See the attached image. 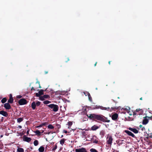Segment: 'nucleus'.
<instances>
[{
    "label": "nucleus",
    "mask_w": 152,
    "mask_h": 152,
    "mask_svg": "<svg viewBox=\"0 0 152 152\" xmlns=\"http://www.w3.org/2000/svg\"><path fill=\"white\" fill-rule=\"evenodd\" d=\"M142 126L141 125H140V126H139V127L140 128H141L142 127Z\"/></svg>",
    "instance_id": "51"
},
{
    "label": "nucleus",
    "mask_w": 152,
    "mask_h": 152,
    "mask_svg": "<svg viewBox=\"0 0 152 152\" xmlns=\"http://www.w3.org/2000/svg\"><path fill=\"white\" fill-rule=\"evenodd\" d=\"M97 63V62H96L95 63V64H94V66H96V64Z\"/></svg>",
    "instance_id": "53"
},
{
    "label": "nucleus",
    "mask_w": 152,
    "mask_h": 152,
    "mask_svg": "<svg viewBox=\"0 0 152 152\" xmlns=\"http://www.w3.org/2000/svg\"><path fill=\"white\" fill-rule=\"evenodd\" d=\"M111 109L112 110H114L115 109H118V107H111Z\"/></svg>",
    "instance_id": "38"
},
{
    "label": "nucleus",
    "mask_w": 152,
    "mask_h": 152,
    "mask_svg": "<svg viewBox=\"0 0 152 152\" xmlns=\"http://www.w3.org/2000/svg\"><path fill=\"white\" fill-rule=\"evenodd\" d=\"M35 133L38 136H40L41 135L40 132L38 130H37L35 131Z\"/></svg>",
    "instance_id": "24"
},
{
    "label": "nucleus",
    "mask_w": 152,
    "mask_h": 152,
    "mask_svg": "<svg viewBox=\"0 0 152 152\" xmlns=\"http://www.w3.org/2000/svg\"><path fill=\"white\" fill-rule=\"evenodd\" d=\"M118 117V115L116 113H115L111 116V118L113 120L116 121Z\"/></svg>",
    "instance_id": "8"
},
{
    "label": "nucleus",
    "mask_w": 152,
    "mask_h": 152,
    "mask_svg": "<svg viewBox=\"0 0 152 152\" xmlns=\"http://www.w3.org/2000/svg\"><path fill=\"white\" fill-rule=\"evenodd\" d=\"M57 148V145H55L54 146V147L52 149V151H55Z\"/></svg>",
    "instance_id": "35"
},
{
    "label": "nucleus",
    "mask_w": 152,
    "mask_h": 152,
    "mask_svg": "<svg viewBox=\"0 0 152 152\" xmlns=\"http://www.w3.org/2000/svg\"><path fill=\"white\" fill-rule=\"evenodd\" d=\"M17 151L18 152H24V149L22 148H19L17 149Z\"/></svg>",
    "instance_id": "23"
},
{
    "label": "nucleus",
    "mask_w": 152,
    "mask_h": 152,
    "mask_svg": "<svg viewBox=\"0 0 152 152\" xmlns=\"http://www.w3.org/2000/svg\"><path fill=\"white\" fill-rule=\"evenodd\" d=\"M44 130H42V132L43 133V132H44Z\"/></svg>",
    "instance_id": "60"
},
{
    "label": "nucleus",
    "mask_w": 152,
    "mask_h": 152,
    "mask_svg": "<svg viewBox=\"0 0 152 152\" xmlns=\"http://www.w3.org/2000/svg\"><path fill=\"white\" fill-rule=\"evenodd\" d=\"M150 137L151 138H152V136H151V135Z\"/></svg>",
    "instance_id": "58"
},
{
    "label": "nucleus",
    "mask_w": 152,
    "mask_h": 152,
    "mask_svg": "<svg viewBox=\"0 0 152 152\" xmlns=\"http://www.w3.org/2000/svg\"><path fill=\"white\" fill-rule=\"evenodd\" d=\"M4 107L7 110H9L11 108V106L9 103H5L4 104Z\"/></svg>",
    "instance_id": "11"
},
{
    "label": "nucleus",
    "mask_w": 152,
    "mask_h": 152,
    "mask_svg": "<svg viewBox=\"0 0 152 152\" xmlns=\"http://www.w3.org/2000/svg\"><path fill=\"white\" fill-rule=\"evenodd\" d=\"M107 143L109 145H111L112 143V141L113 140V139L112 137L110 135L108 136L107 138Z\"/></svg>",
    "instance_id": "7"
},
{
    "label": "nucleus",
    "mask_w": 152,
    "mask_h": 152,
    "mask_svg": "<svg viewBox=\"0 0 152 152\" xmlns=\"http://www.w3.org/2000/svg\"><path fill=\"white\" fill-rule=\"evenodd\" d=\"M129 130L133 132V128H131L130 127V128H129Z\"/></svg>",
    "instance_id": "42"
},
{
    "label": "nucleus",
    "mask_w": 152,
    "mask_h": 152,
    "mask_svg": "<svg viewBox=\"0 0 152 152\" xmlns=\"http://www.w3.org/2000/svg\"><path fill=\"white\" fill-rule=\"evenodd\" d=\"M125 133H127L129 135L133 137V134L131 132L127 130L124 131Z\"/></svg>",
    "instance_id": "14"
},
{
    "label": "nucleus",
    "mask_w": 152,
    "mask_h": 152,
    "mask_svg": "<svg viewBox=\"0 0 152 152\" xmlns=\"http://www.w3.org/2000/svg\"><path fill=\"white\" fill-rule=\"evenodd\" d=\"M44 91L42 90H41L40 91H39V95H43L44 94Z\"/></svg>",
    "instance_id": "30"
},
{
    "label": "nucleus",
    "mask_w": 152,
    "mask_h": 152,
    "mask_svg": "<svg viewBox=\"0 0 152 152\" xmlns=\"http://www.w3.org/2000/svg\"><path fill=\"white\" fill-rule=\"evenodd\" d=\"M39 88H41V87L39 85Z\"/></svg>",
    "instance_id": "59"
},
{
    "label": "nucleus",
    "mask_w": 152,
    "mask_h": 152,
    "mask_svg": "<svg viewBox=\"0 0 152 152\" xmlns=\"http://www.w3.org/2000/svg\"><path fill=\"white\" fill-rule=\"evenodd\" d=\"M41 104V102L37 101L36 103L34 102H33L31 104V107L33 110L36 109V106H39Z\"/></svg>",
    "instance_id": "3"
},
{
    "label": "nucleus",
    "mask_w": 152,
    "mask_h": 152,
    "mask_svg": "<svg viewBox=\"0 0 152 152\" xmlns=\"http://www.w3.org/2000/svg\"><path fill=\"white\" fill-rule=\"evenodd\" d=\"M63 132H64V133H66H66H67V132H67V131L66 130H63Z\"/></svg>",
    "instance_id": "44"
},
{
    "label": "nucleus",
    "mask_w": 152,
    "mask_h": 152,
    "mask_svg": "<svg viewBox=\"0 0 152 152\" xmlns=\"http://www.w3.org/2000/svg\"><path fill=\"white\" fill-rule=\"evenodd\" d=\"M140 99L141 100H142V98L141 97V98H140Z\"/></svg>",
    "instance_id": "56"
},
{
    "label": "nucleus",
    "mask_w": 152,
    "mask_h": 152,
    "mask_svg": "<svg viewBox=\"0 0 152 152\" xmlns=\"http://www.w3.org/2000/svg\"><path fill=\"white\" fill-rule=\"evenodd\" d=\"M31 91H32V90L35 91V89H34V88L33 87L31 88Z\"/></svg>",
    "instance_id": "46"
},
{
    "label": "nucleus",
    "mask_w": 152,
    "mask_h": 152,
    "mask_svg": "<svg viewBox=\"0 0 152 152\" xmlns=\"http://www.w3.org/2000/svg\"><path fill=\"white\" fill-rule=\"evenodd\" d=\"M27 103V101L25 99H21L18 101V103L20 105L26 104Z\"/></svg>",
    "instance_id": "5"
},
{
    "label": "nucleus",
    "mask_w": 152,
    "mask_h": 152,
    "mask_svg": "<svg viewBox=\"0 0 152 152\" xmlns=\"http://www.w3.org/2000/svg\"><path fill=\"white\" fill-rule=\"evenodd\" d=\"M35 95L37 97H39L40 96V95H39V93H35Z\"/></svg>",
    "instance_id": "39"
},
{
    "label": "nucleus",
    "mask_w": 152,
    "mask_h": 152,
    "mask_svg": "<svg viewBox=\"0 0 152 152\" xmlns=\"http://www.w3.org/2000/svg\"><path fill=\"white\" fill-rule=\"evenodd\" d=\"M48 73V71H45V74H47Z\"/></svg>",
    "instance_id": "50"
},
{
    "label": "nucleus",
    "mask_w": 152,
    "mask_h": 152,
    "mask_svg": "<svg viewBox=\"0 0 152 152\" xmlns=\"http://www.w3.org/2000/svg\"><path fill=\"white\" fill-rule=\"evenodd\" d=\"M142 112L143 110L142 109H137L134 112V116L136 115H140L142 113Z\"/></svg>",
    "instance_id": "4"
},
{
    "label": "nucleus",
    "mask_w": 152,
    "mask_h": 152,
    "mask_svg": "<svg viewBox=\"0 0 152 152\" xmlns=\"http://www.w3.org/2000/svg\"><path fill=\"white\" fill-rule=\"evenodd\" d=\"M7 101V99L6 97L3 98L1 100V102L2 103H4Z\"/></svg>",
    "instance_id": "20"
},
{
    "label": "nucleus",
    "mask_w": 152,
    "mask_h": 152,
    "mask_svg": "<svg viewBox=\"0 0 152 152\" xmlns=\"http://www.w3.org/2000/svg\"><path fill=\"white\" fill-rule=\"evenodd\" d=\"M29 131H27V133L28 134L29 133Z\"/></svg>",
    "instance_id": "52"
},
{
    "label": "nucleus",
    "mask_w": 152,
    "mask_h": 152,
    "mask_svg": "<svg viewBox=\"0 0 152 152\" xmlns=\"http://www.w3.org/2000/svg\"><path fill=\"white\" fill-rule=\"evenodd\" d=\"M99 127L96 125H94L91 127V129L93 131H95L99 128Z\"/></svg>",
    "instance_id": "15"
},
{
    "label": "nucleus",
    "mask_w": 152,
    "mask_h": 152,
    "mask_svg": "<svg viewBox=\"0 0 152 152\" xmlns=\"http://www.w3.org/2000/svg\"><path fill=\"white\" fill-rule=\"evenodd\" d=\"M96 108H100L102 110H109L110 109V108L109 107H103L102 106H99V107H98V108L96 107Z\"/></svg>",
    "instance_id": "13"
},
{
    "label": "nucleus",
    "mask_w": 152,
    "mask_h": 152,
    "mask_svg": "<svg viewBox=\"0 0 152 152\" xmlns=\"http://www.w3.org/2000/svg\"><path fill=\"white\" fill-rule=\"evenodd\" d=\"M63 137V135H62L61 136V137Z\"/></svg>",
    "instance_id": "61"
},
{
    "label": "nucleus",
    "mask_w": 152,
    "mask_h": 152,
    "mask_svg": "<svg viewBox=\"0 0 152 152\" xmlns=\"http://www.w3.org/2000/svg\"><path fill=\"white\" fill-rule=\"evenodd\" d=\"M44 151V148L42 146H41L39 148V151L40 152H43Z\"/></svg>",
    "instance_id": "19"
},
{
    "label": "nucleus",
    "mask_w": 152,
    "mask_h": 152,
    "mask_svg": "<svg viewBox=\"0 0 152 152\" xmlns=\"http://www.w3.org/2000/svg\"><path fill=\"white\" fill-rule=\"evenodd\" d=\"M72 124V123L71 121H69L68 123V124L69 126L68 128H69L70 127Z\"/></svg>",
    "instance_id": "33"
},
{
    "label": "nucleus",
    "mask_w": 152,
    "mask_h": 152,
    "mask_svg": "<svg viewBox=\"0 0 152 152\" xmlns=\"http://www.w3.org/2000/svg\"><path fill=\"white\" fill-rule=\"evenodd\" d=\"M48 128L49 129H53L54 128V127L52 125L49 124L48 126Z\"/></svg>",
    "instance_id": "28"
},
{
    "label": "nucleus",
    "mask_w": 152,
    "mask_h": 152,
    "mask_svg": "<svg viewBox=\"0 0 152 152\" xmlns=\"http://www.w3.org/2000/svg\"><path fill=\"white\" fill-rule=\"evenodd\" d=\"M10 96L9 98H13L12 97V95L11 94H10V96Z\"/></svg>",
    "instance_id": "43"
},
{
    "label": "nucleus",
    "mask_w": 152,
    "mask_h": 152,
    "mask_svg": "<svg viewBox=\"0 0 152 152\" xmlns=\"http://www.w3.org/2000/svg\"><path fill=\"white\" fill-rule=\"evenodd\" d=\"M8 102L10 104H12L13 102V98H9V99L8 101Z\"/></svg>",
    "instance_id": "21"
},
{
    "label": "nucleus",
    "mask_w": 152,
    "mask_h": 152,
    "mask_svg": "<svg viewBox=\"0 0 152 152\" xmlns=\"http://www.w3.org/2000/svg\"><path fill=\"white\" fill-rule=\"evenodd\" d=\"M31 138L27 137L25 135H24L23 137V140L28 142H30L31 141Z\"/></svg>",
    "instance_id": "9"
},
{
    "label": "nucleus",
    "mask_w": 152,
    "mask_h": 152,
    "mask_svg": "<svg viewBox=\"0 0 152 152\" xmlns=\"http://www.w3.org/2000/svg\"><path fill=\"white\" fill-rule=\"evenodd\" d=\"M105 134V132L104 131V130H102L100 133V134L101 136V137H103L104 136V135Z\"/></svg>",
    "instance_id": "18"
},
{
    "label": "nucleus",
    "mask_w": 152,
    "mask_h": 152,
    "mask_svg": "<svg viewBox=\"0 0 152 152\" xmlns=\"http://www.w3.org/2000/svg\"><path fill=\"white\" fill-rule=\"evenodd\" d=\"M34 144L35 146H37L39 144L38 141L37 140H35L34 142Z\"/></svg>",
    "instance_id": "27"
},
{
    "label": "nucleus",
    "mask_w": 152,
    "mask_h": 152,
    "mask_svg": "<svg viewBox=\"0 0 152 152\" xmlns=\"http://www.w3.org/2000/svg\"><path fill=\"white\" fill-rule=\"evenodd\" d=\"M3 135H1L0 136L1 137H3Z\"/></svg>",
    "instance_id": "55"
},
{
    "label": "nucleus",
    "mask_w": 152,
    "mask_h": 152,
    "mask_svg": "<svg viewBox=\"0 0 152 152\" xmlns=\"http://www.w3.org/2000/svg\"><path fill=\"white\" fill-rule=\"evenodd\" d=\"M148 116H146L144 117V119L143 120L142 123L143 125H146L148 122V119H147Z\"/></svg>",
    "instance_id": "10"
},
{
    "label": "nucleus",
    "mask_w": 152,
    "mask_h": 152,
    "mask_svg": "<svg viewBox=\"0 0 152 152\" xmlns=\"http://www.w3.org/2000/svg\"><path fill=\"white\" fill-rule=\"evenodd\" d=\"M133 136H134V137H135V136H134V135H133Z\"/></svg>",
    "instance_id": "62"
},
{
    "label": "nucleus",
    "mask_w": 152,
    "mask_h": 152,
    "mask_svg": "<svg viewBox=\"0 0 152 152\" xmlns=\"http://www.w3.org/2000/svg\"><path fill=\"white\" fill-rule=\"evenodd\" d=\"M23 120V118H18L17 120V122L18 123H20Z\"/></svg>",
    "instance_id": "22"
},
{
    "label": "nucleus",
    "mask_w": 152,
    "mask_h": 152,
    "mask_svg": "<svg viewBox=\"0 0 152 152\" xmlns=\"http://www.w3.org/2000/svg\"><path fill=\"white\" fill-rule=\"evenodd\" d=\"M87 93H89L88 92H87V91H86V92H84V94L86 96L87 95H88V94Z\"/></svg>",
    "instance_id": "41"
},
{
    "label": "nucleus",
    "mask_w": 152,
    "mask_h": 152,
    "mask_svg": "<svg viewBox=\"0 0 152 152\" xmlns=\"http://www.w3.org/2000/svg\"><path fill=\"white\" fill-rule=\"evenodd\" d=\"M50 133V132H49L48 133V134H49Z\"/></svg>",
    "instance_id": "57"
},
{
    "label": "nucleus",
    "mask_w": 152,
    "mask_h": 152,
    "mask_svg": "<svg viewBox=\"0 0 152 152\" xmlns=\"http://www.w3.org/2000/svg\"><path fill=\"white\" fill-rule=\"evenodd\" d=\"M147 118H148V119H152V116H151V117H148V116Z\"/></svg>",
    "instance_id": "45"
},
{
    "label": "nucleus",
    "mask_w": 152,
    "mask_h": 152,
    "mask_svg": "<svg viewBox=\"0 0 152 152\" xmlns=\"http://www.w3.org/2000/svg\"><path fill=\"white\" fill-rule=\"evenodd\" d=\"M47 124H48V123L45 122L42 123V124H40V125L37 126L36 127L37 128H38L39 127H42L43 126H45Z\"/></svg>",
    "instance_id": "16"
},
{
    "label": "nucleus",
    "mask_w": 152,
    "mask_h": 152,
    "mask_svg": "<svg viewBox=\"0 0 152 152\" xmlns=\"http://www.w3.org/2000/svg\"><path fill=\"white\" fill-rule=\"evenodd\" d=\"M138 132V131L135 129L134 128V133H137Z\"/></svg>",
    "instance_id": "37"
},
{
    "label": "nucleus",
    "mask_w": 152,
    "mask_h": 152,
    "mask_svg": "<svg viewBox=\"0 0 152 152\" xmlns=\"http://www.w3.org/2000/svg\"><path fill=\"white\" fill-rule=\"evenodd\" d=\"M67 60L66 61V62H67L69 60V58H67Z\"/></svg>",
    "instance_id": "49"
},
{
    "label": "nucleus",
    "mask_w": 152,
    "mask_h": 152,
    "mask_svg": "<svg viewBox=\"0 0 152 152\" xmlns=\"http://www.w3.org/2000/svg\"><path fill=\"white\" fill-rule=\"evenodd\" d=\"M51 102L50 101H44L43 102V103L44 104H48L50 103Z\"/></svg>",
    "instance_id": "32"
},
{
    "label": "nucleus",
    "mask_w": 152,
    "mask_h": 152,
    "mask_svg": "<svg viewBox=\"0 0 152 152\" xmlns=\"http://www.w3.org/2000/svg\"><path fill=\"white\" fill-rule=\"evenodd\" d=\"M75 151V152H87L86 149L83 147L76 149Z\"/></svg>",
    "instance_id": "6"
},
{
    "label": "nucleus",
    "mask_w": 152,
    "mask_h": 152,
    "mask_svg": "<svg viewBox=\"0 0 152 152\" xmlns=\"http://www.w3.org/2000/svg\"><path fill=\"white\" fill-rule=\"evenodd\" d=\"M112 100L115 103V104H116L117 103V102H116V101H115V100H114L113 99H112Z\"/></svg>",
    "instance_id": "47"
},
{
    "label": "nucleus",
    "mask_w": 152,
    "mask_h": 152,
    "mask_svg": "<svg viewBox=\"0 0 152 152\" xmlns=\"http://www.w3.org/2000/svg\"><path fill=\"white\" fill-rule=\"evenodd\" d=\"M90 151L91 152H99L96 149L93 148L91 149Z\"/></svg>",
    "instance_id": "29"
},
{
    "label": "nucleus",
    "mask_w": 152,
    "mask_h": 152,
    "mask_svg": "<svg viewBox=\"0 0 152 152\" xmlns=\"http://www.w3.org/2000/svg\"><path fill=\"white\" fill-rule=\"evenodd\" d=\"M128 121H132L133 120V118L132 117H130V116H128V118L127 119Z\"/></svg>",
    "instance_id": "34"
},
{
    "label": "nucleus",
    "mask_w": 152,
    "mask_h": 152,
    "mask_svg": "<svg viewBox=\"0 0 152 152\" xmlns=\"http://www.w3.org/2000/svg\"><path fill=\"white\" fill-rule=\"evenodd\" d=\"M18 128H19L20 129L22 127V126H20V125L18 126Z\"/></svg>",
    "instance_id": "48"
},
{
    "label": "nucleus",
    "mask_w": 152,
    "mask_h": 152,
    "mask_svg": "<svg viewBox=\"0 0 152 152\" xmlns=\"http://www.w3.org/2000/svg\"><path fill=\"white\" fill-rule=\"evenodd\" d=\"M92 142L93 143H95L97 144L98 143V140H94V138H93L92 139Z\"/></svg>",
    "instance_id": "26"
},
{
    "label": "nucleus",
    "mask_w": 152,
    "mask_h": 152,
    "mask_svg": "<svg viewBox=\"0 0 152 152\" xmlns=\"http://www.w3.org/2000/svg\"><path fill=\"white\" fill-rule=\"evenodd\" d=\"M87 93L88 94V97L89 100L90 101L92 102V97H91V96L90 95V93Z\"/></svg>",
    "instance_id": "25"
},
{
    "label": "nucleus",
    "mask_w": 152,
    "mask_h": 152,
    "mask_svg": "<svg viewBox=\"0 0 152 152\" xmlns=\"http://www.w3.org/2000/svg\"><path fill=\"white\" fill-rule=\"evenodd\" d=\"M40 99L42 101H43L45 100V98L43 97V96H40L39 97Z\"/></svg>",
    "instance_id": "36"
},
{
    "label": "nucleus",
    "mask_w": 152,
    "mask_h": 152,
    "mask_svg": "<svg viewBox=\"0 0 152 152\" xmlns=\"http://www.w3.org/2000/svg\"><path fill=\"white\" fill-rule=\"evenodd\" d=\"M22 97V96L20 95H18L17 96V98L18 99H20Z\"/></svg>",
    "instance_id": "40"
},
{
    "label": "nucleus",
    "mask_w": 152,
    "mask_h": 152,
    "mask_svg": "<svg viewBox=\"0 0 152 152\" xmlns=\"http://www.w3.org/2000/svg\"><path fill=\"white\" fill-rule=\"evenodd\" d=\"M87 116L90 119L96 121H99L103 122H109V120H107V118L102 115H98L94 113L86 114Z\"/></svg>",
    "instance_id": "1"
},
{
    "label": "nucleus",
    "mask_w": 152,
    "mask_h": 152,
    "mask_svg": "<svg viewBox=\"0 0 152 152\" xmlns=\"http://www.w3.org/2000/svg\"><path fill=\"white\" fill-rule=\"evenodd\" d=\"M96 90H97V88H96Z\"/></svg>",
    "instance_id": "64"
},
{
    "label": "nucleus",
    "mask_w": 152,
    "mask_h": 152,
    "mask_svg": "<svg viewBox=\"0 0 152 152\" xmlns=\"http://www.w3.org/2000/svg\"><path fill=\"white\" fill-rule=\"evenodd\" d=\"M47 106L51 109H53V110L54 112H57L58 110L59 107L57 105L54 104H51Z\"/></svg>",
    "instance_id": "2"
},
{
    "label": "nucleus",
    "mask_w": 152,
    "mask_h": 152,
    "mask_svg": "<svg viewBox=\"0 0 152 152\" xmlns=\"http://www.w3.org/2000/svg\"><path fill=\"white\" fill-rule=\"evenodd\" d=\"M130 116H132V114H130Z\"/></svg>",
    "instance_id": "63"
},
{
    "label": "nucleus",
    "mask_w": 152,
    "mask_h": 152,
    "mask_svg": "<svg viewBox=\"0 0 152 152\" xmlns=\"http://www.w3.org/2000/svg\"><path fill=\"white\" fill-rule=\"evenodd\" d=\"M0 114H1L6 117H7L8 115V113L7 112L3 110L0 111Z\"/></svg>",
    "instance_id": "12"
},
{
    "label": "nucleus",
    "mask_w": 152,
    "mask_h": 152,
    "mask_svg": "<svg viewBox=\"0 0 152 152\" xmlns=\"http://www.w3.org/2000/svg\"><path fill=\"white\" fill-rule=\"evenodd\" d=\"M43 96L45 99H48L50 97V96L48 95H44Z\"/></svg>",
    "instance_id": "31"
},
{
    "label": "nucleus",
    "mask_w": 152,
    "mask_h": 152,
    "mask_svg": "<svg viewBox=\"0 0 152 152\" xmlns=\"http://www.w3.org/2000/svg\"><path fill=\"white\" fill-rule=\"evenodd\" d=\"M110 62H111V61H109L108 62V63L109 65H110Z\"/></svg>",
    "instance_id": "54"
},
{
    "label": "nucleus",
    "mask_w": 152,
    "mask_h": 152,
    "mask_svg": "<svg viewBox=\"0 0 152 152\" xmlns=\"http://www.w3.org/2000/svg\"><path fill=\"white\" fill-rule=\"evenodd\" d=\"M66 139L64 138H63L61 139L60 141V143L62 145H63L64 143L65 142V141H66Z\"/></svg>",
    "instance_id": "17"
}]
</instances>
